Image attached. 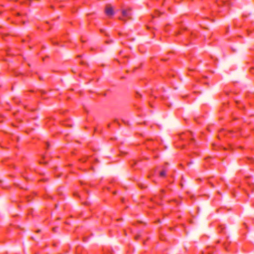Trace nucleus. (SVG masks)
<instances>
[{
    "label": "nucleus",
    "instance_id": "2",
    "mask_svg": "<svg viewBox=\"0 0 254 254\" xmlns=\"http://www.w3.org/2000/svg\"><path fill=\"white\" fill-rule=\"evenodd\" d=\"M123 15L125 16L128 17L129 19H131V13L130 12H127V10H122Z\"/></svg>",
    "mask_w": 254,
    "mask_h": 254
},
{
    "label": "nucleus",
    "instance_id": "8",
    "mask_svg": "<svg viewBox=\"0 0 254 254\" xmlns=\"http://www.w3.org/2000/svg\"><path fill=\"white\" fill-rule=\"evenodd\" d=\"M40 232V230H38V231H37V232H38H38Z\"/></svg>",
    "mask_w": 254,
    "mask_h": 254
},
{
    "label": "nucleus",
    "instance_id": "6",
    "mask_svg": "<svg viewBox=\"0 0 254 254\" xmlns=\"http://www.w3.org/2000/svg\"><path fill=\"white\" fill-rule=\"evenodd\" d=\"M139 237V236H136L135 237V239H137Z\"/></svg>",
    "mask_w": 254,
    "mask_h": 254
},
{
    "label": "nucleus",
    "instance_id": "5",
    "mask_svg": "<svg viewBox=\"0 0 254 254\" xmlns=\"http://www.w3.org/2000/svg\"><path fill=\"white\" fill-rule=\"evenodd\" d=\"M127 12H129V11H131V9L130 8H127Z\"/></svg>",
    "mask_w": 254,
    "mask_h": 254
},
{
    "label": "nucleus",
    "instance_id": "7",
    "mask_svg": "<svg viewBox=\"0 0 254 254\" xmlns=\"http://www.w3.org/2000/svg\"><path fill=\"white\" fill-rule=\"evenodd\" d=\"M53 231H56V228H54L53 229Z\"/></svg>",
    "mask_w": 254,
    "mask_h": 254
},
{
    "label": "nucleus",
    "instance_id": "4",
    "mask_svg": "<svg viewBox=\"0 0 254 254\" xmlns=\"http://www.w3.org/2000/svg\"><path fill=\"white\" fill-rule=\"evenodd\" d=\"M119 19H120V20H123V21H125V22H126V19H124V18H121V17H120V18H119Z\"/></svg>",
    "mask_w": 254,
    "mask_h": 254
},
{
    "label": "nucleus",
    "instance_id": "3",
    "mask_svg": "<svg viewBox=\"0 0 254 254\" xmlns=\"http://www.w3.org/2000/svg\"><path fill=\"white\" fill-rule=\"evenodd\" d=\"M160 175L161 176L164 177L166 175V171H162L160 172Z\"/></svg>",
    "mask_w": 254,
    "mask_h": 254
},
{
    "label": "nucleus",
    "instance_id": "9",
    "mask_svg": "<svg viewBox=\"0 0 254 254\" xmlns=\"http://www.w3.org/2000/svg\"><path fill=\"white\" fill-rule=\"evenodd\" d=\"M17 14L18 15H20V13H18Z\"/></svg>",
    "mask_w": 254,
    "mask_h": 254
},
{
    "label": "nucleus",
    "instance_id": "1",
    "mask_svg": "<svg viewBox=\"0 0 254 254\" xmlns=\"http://www.w3.org/2000/svg\"><path fill=\"white\" fill-rule=\"evenodd\" d=\"M105 13L108 16L113 15L115 13L114 9L111 6H106L105 8Z\"/></svg>",
    "mask_w": 254,
    "mask_h": 254
}]
</instances>
